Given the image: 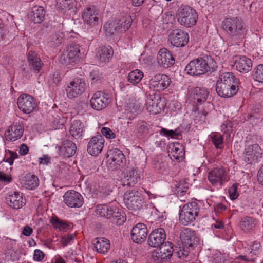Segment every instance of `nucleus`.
Here are the masks:
<instances>
[{
    "label": "nucleus",
    "mask_w": 263,
    "mask_h": 263,
    "mask_svg": "<svg viewBox=\"0 0 263 263\" xmlns=\"http://www.w3.org/2000/svg\"><path fill=\"white\" fill-rule=\"evenodd\" d=\"M217 68L216 63L209 55H204L191 61L185 67L187 73L199 76L207 72L211 73Z\"/></svg>",
    "instance_id": "f257e3e1"
},
{
    "label": "nucleus",
    "mask_w": 263,
    "mask_h": 263,
    "mask_svg": "<svg viewBox=\"0 0 263 263\" xmlns=\"http://www.w3.org/2000/svg\"><path fill=\"white\" fill-rule=\"evenodd\" d=\"M200 208L195 201L184 204L179 213V221L184 226L193 222L198 216Z\"/></svg>",
    "instance_id": "f03ea898"
},
{
    "label": "nucleus",
    "mask_w": 263,
    "mask_h": 263,
    "mask_svg": "<svg viewBox=\"0 0 263 263\" xmlns=\"http://www.w3.org/2000/svg\"><path fill=\"white\" fill-rule=\"evenodd\" d=\"M177 17L180 25L190 27L197 22L198 15L196 10L189 6H182L178 10Z\"/></svg>",
    "instance_id": "7ed1b4c3"
},
{
    "label": "nucleus",
    "mask_w": 263,
    "mask_h": 263,
    "mask_svg": "<svg viewBox=\"0 0 263 263\" xmlns=\"http://www.w3.org/2000/svg\"><path fill=\"white\" fill-rule=\"evenodd\" d=\"M124 201L126 207L133 211L143 208L144 201L141 194L136 190L127 191L124 195Z\"/></svg>",
    "instance_id": "20e7f679"
},
{
    "label": "nucleus",
    "mask_w": 263,
    "mask_h": 263,
    "mask_svg": "<svg viewBox=\"0 0 263 263\" xmlns=\"http://www.w3.org/2000/svg\"><path fill=\"white\" fill-rule=\"evenodd\" d=\"M222 28L232 37L242 36L243 25L241 21L236 18H226L222 23Z\"/></svg>",
    "instance_id": "39448f33"
},
{
    "label": "nucleus",
    "mask_w": 263,
    "mask_h": 263,
    "mask_svg": "<svg viewBox=\"0 0 263 263\" xmlns=\"http://www.w3.org/2000/svg\"><path fill=\"white\" fill-rule=\"evenodd\" d=\"M125 161L123 153L118 149L110 151L108 154L107 166L108 169L115 171L122 167Z\"/></svg>",
    "instance_id": "423d86ee"
},
{
    "label": "nucleus",
    "mask_w": 263,
    "mask_h": 263,
    "mask_svg": "<svg viewBox=\"0 0 263 263\" xmlns=\"http://www.w3.org/2000/svg\"><path fill=\"white\" fill-rule=\"evenodd\" d=\"M140 179L137 168L127 166L122 173L121 181L123 186H133Z\"/></svg>",
    "instance_id": "0eeeda50"
},
{
    "label": "nucleus",
    "mask_w": 263,
    "mask_h": 263,
    "mask_svg": "<svg viewBox=\"0 0 263 263\" xmlns=\"http://www.w3.org/2000/svg\"><path fill=\"white\" fill-rule=\"evenodd\" d=\"M168 41L174 46L182 47L188 43L189 37L185 31L176 29L172 30L168 35Z\"/></svg>",
    "instance_id": "6e6552de"
},
{
    "label": "nucleus",
    "mask_w": 263,
    "mask_h": 263,
    "mask_svg": "<svg viewBox=\"0 0 263 263\" xmlns=\"http://www.w3.org/2000/svg\"><path fill=\"white\" fill-rule=\"evenodd\" d=\"M165 99L159 95H152L148 96L146 102L147 111L152 114L159 113L165 106Z\"/></svg>",
    "instance_id": "1a4fd4ad"
},
{
    "label": "nucleus",
    "mask_w": 263,
    "mask_h": 263,
    "mask_svg": "<svg viewBox=\"0 0 263 263\" xmlns=\"http://www.w3.org/2000/svg\"><path fill=\"white\" fill-rule=\"evenodd\" d=\"M17 104L19 109L27 114L32 112L37 106L35 99L31 96L26 94L20 96Z\"/></svg>",
    "instance_id": "9d476101"
},
{
    "label": "nucleus",
    "mask_w": 263,
    "mask_h": 263,
    "mask_svg": "<svg viewBox=\"0 0 263 263\" xmlns=\"http://www.w3.org/2000/svg\"><path fill=\"white\" fill-rule=\"evenodd\" d=\"M90 102L93 109L101 110L106 108L109 104L110 99L108 94L102 91H97L93 95Z\"/></svg>",
    "instance_id": "9b49d317"
},
{
    "label": "nucleus",
    "mask_w": 263,
    "mask_h": 263,
    "mask_svg": "<svg viewBox=\"0 0 263 263\" xmlns=\"http://www.w3.org/2000/svg\"><path fill=\"white\" fill-rule=\"evenodd\" d=\"M85 89V83L82 79H76L71 81L66 88L67 96L70 99L82 94Z\"/></svg>",
    "instance_id": "f8f14e48"
},
{
    "label": "nucleus",
    "mask_w": 263,
    "mask_h": 263,
    "mask_svg": "<svg viewBox=\"0 0 263 263\" xmlns=\"http://www.w3.org/2000/svg\"><path fill=\"white\" fill-rule=\"evenodd\" d=\"M63 198L65 203L71 208H80L83 203V198L81 195L74 190L67 191Z\"/></svg>",
    "instance_id": "ddd939ff"
},
{
    "label": "nucleus",
    "mask_w": 263,
    "mask_h": 263,
    "mask_svg": "<svg viewBox=\"0 0 263 263\" xmlns=\"http://www.w3.org/2000/svg\"><path fill=\"white\" fill-rule=\"evenodd\" d=\"M261 148L258 144L249 145L245 149L244 160L248 164L255 163L261 157Z\"/></svg>",
    "instance_id": "4468645a"
},
{
    "label": "nucleus",
    "mask_w": 263,
    "mask_h": 263,
    "mask_svg": "<svg viewBox=\"0 0 263 263\" xmlns=\"http://www.w3.org/2000/svg\"><path fill=\"white\" fill-rule=\"evenodd\" d=\"M171 83V80L166 74L157 73L150 80V85L157 90H163L167 88Z\"/></svg>",
    "instance_id": "2eb2a0df"
},
{
    "label": "nucleus",
    "mask_w": 263,
    "mask_h": 263,
    "mask_svg": "<svg viewBox=\"0 0 263 263\" xmlns=\"http://www.w3.org/2000/svg\"><path fill=\"white\" fill-rule=\"evenodd\" d=\"M166 233L163 228H158L153 230L148 238V245L153 247L158 248L165 241Z\"/></svg>",
    "instance_id": "dca6fc26"
},
{
    "label": "nucleus",
    "mask_w": 263,
    "mask_h": 263,
    "mask_svg": "<svg viewBox=\"0 0 263 263\" xmlns=\"http://www.w3.org/2000/svg\"><path fill=\"white\" fill-rule=\"evenodd\" d=\"M180 237L184 248L186 247L187 249L197 245L199 241L195 232L190 228L183 229L180 233Z\"/></svg>",
    "instance_id": "f3484780"
},
{
    "label": "nucleus",
    "mask_w": 263,
    "mask_h": 263,
    "mask_svg": "<svg viewBox=\"0 0 263 263\" xmlns=\"http://www.w3.org/2000/svg\"><path fill=\"white\" fill-rule=\"evenodd\" d=\"M79 52L80 50L78 45H70L67 48V50L61 54V63L65 65L73 63L78 58Z\"/></svg>",
    "instance_id": "a211bd4d"
},
{
    "label": "nucleus",
    "mask_w": 263,
    "mask_h": 263,
    "mask_svg": "<svg viewBox=\"0 0 263 263\" xmlns=\"http://www.w3.org/2000/svg\"><path fill=\"white\" fill-rule=\"evenodd\" d=\"M131 238L133 241L137 243L143 242L147 236V229L146 225L139 223L133 227L131 231Z\"/></svg>",
    "instance_id": "6ab92c4d"
},
{
    "label": "nucleus",
    "mask_w": 263,
    "mask_h": 263,
    "mask_svg": "<svg viewBox=\"0 0 263 263\" xmlns=\"http://www.w3.org/2000/svg\"><path fill=\"white\" fill-rule=\"evenodd\" d=\"M104 140L102 136L92 137L87 145V152L92 156H97L102 151L104 146Z\"/></svg>",
    "instance_id": "aec40b11"
},
{
    "label": "nucleus",
    "mask_w": 263,
    "mask_h": 263,
    "mask_svg": "<svg viewBox=\"0 0 263 263\" xmlns=\"http://www.w3.org/2000/svg\"><path fill=\"white\" fill-rule=\"evenodd\" d=\"M157 58L158 64L164 68L170 67L175 63V59L171 53L165 48L160 50Z\"/></svg>",
    "instance_id": "412c9836"
},
{
    "label": "nucleus",
    "mask_w": 263,
    "mask_h": 263,
    "mask_svg": "<svg viewBox=\"0 0 263 263\" xmlns=\"http://www.w3.org/2000/svg\"><path fill=\"white\" fill-rule=\"evenodd\" d=\"M234 65L236 69L241 73H247L252 69V62L246 56L237 55L235 58Z\"/></svg>",
    "instance_id": "4be33fe9"
},
{
    "label": "nucleus",
    "mask_w": 263,
    "mask_h": 263,
    "mask_svg": "<svg viewBox=\"0 0 263 263\" xmlns=\"http://www.w3.org/2000/svg\"><path fill=\"white\" fill-rule=\"evenodd\" d=\"M23 132V126L18 123H16L10 126L5 132V138L7 141H16L22 137Z\"/></svg>",
    "instance_id": "5701e85b"
},
{
    "label": "nucleus",
    "mask_w": 263,
    "mask_h": 263,
    "mask_svg": "<svg viewBox=\"0 0 263 263\" xmlns=\"http://www.w3.org/2000/svg\"><path fill=\"white\" fill-rule=\"evenodd\" d=\"M226 172L222 168H215L208 174V179L213 185L219 184L221 185L226 179Z\"/></svg>",
    "instance_id": "b1692460"
},
{
    "label": "nucleus",
    "mask_w": 263,
    "mask_h": 263,
    "mask_svg": "<svg viewBox=\"0 0 263 263\" xmlns=\"http://www.w3.org/2000/svg\"><path fill=\"white\" fill-rule=\"evenodd\" d=\"M238 90V86L228 85L216 83V91L217 93L223 98H230L235 95Z\"/></svg>",
    "instance_id": "393cba45"
},
{
    "label": "nucleus",
    "mask_w": 263,
    "mask_h": 263,
    "mask_svg": "<svg viewBox=\"0 0 263 263\" xmlns=\"http://www.w3.org/2000/svg\"><path fill=\"white\" fill-rule=\"evenodd\" d=\"M168 154L172 159H182L185 155L184 147L179 143H171L168 145Z\"/></svg>",
    "instance_id": "a878e982"
},
{
    "label": "nucleus",
    "mask_w": 263,
    "mask_h": 263,
    "mask_svg": "<svg viewBox=\"0 0 263 263\" xmlns=\"http://www.w3.org/2000/svg\"><path fill=\"white\" fill-rule=\"evenodd\" d=\"M114 55V51L110 46H102L98 50L97 57L100 64H105L109 62Z\"/></svg>",
    "instance_id": "bb28decb"
},
{
    "label": "nucleus",
    "mask_w": 263,
    "mask_h": 263,
    "mask_svg": "<svg viewBox=\"0 0 263 263\" xmlns=\"http://www.w3.org/2000/svg\"><path fill=\"white\" fill-rule=\"evenodd\" d=\"M77 146L74 142L69 140H65L61 143L59 153L60 155L69 158L75 154Z\"/></svg>",
    "instance_id": "cd10ccee"
},
{
    "label": "nucleus",
    "mask_w": 263,
    "mask_h": 263,
    "mask_svg": "<svg viewBox=\"0 0 263 263\" xmlns=\"http://www.w3.org/2000/svg\"><path fill=\"white\" fill-rule=\"evenodd\" d=\"M7 204L11 207L18 209L25 204L26 200L22 196V194L15 192L14 194L9 195L6 198Z\"/></svg>",
    "instance_id": "c85d7f7f"
},
{
    "label": "nucleus",
    "mask_w": 263,
    "mask_h": 263,
    "mask_svg": "<svg viewBox=\"0 0 263 263\" xmlns=\"http://www.w3.org/2000/svg\"><path fill=\"white\" fill-rule=\"evenodd\" d=\"M28 62L30 69L36 73L39 72L43 65L40 57L32 51H30L28 54Z\"/></svg>",
    "instance_id": "c756f323"
},
{
    "label": "nucleus",
    "mask_w": 263,
    "mask_h": 263,
    "mask_svg": "<svg viewBox=\"0 0 263 263\" xmlns=\"http://www.w3.org/2000/svg\"><path fill=\"white\" fill-rule=\"evenodd\" d=\"M84 22L88 24L95 25L99 20L98 14L96 12L95 7H88L84 10L82 15Z\"/></svg>",
    "instance_id": "7c9ffc66"
},
{
    "label": "nucleus",
    "mask_w": 263,
    "mask_h": 263,
    "mask_svg": "<svg viewBox=\"0 0 263 263\" xmlns=\"http://www.w3.org/2000/svg\"><path fill=\"white\" fill-rule=\"evenodd\" d=\"M45 12L44 9L41 6H34L29 14V17L34 23H41L45 17Z\"/></svg>",
    "instance_id": "2f4dec72"
},
{
    "label": "nucleus",
    "mask_w": 263,
    "mask_h": 263,
    "mask_svg": "<svg viewBox=\"0 0 263 263\" xmlns=\"http://www.w3.org/2000/svg\"><path fill=\"white\" fill-rule=\"evenodd\" d=\"M23 186L29 190L35 189L39 184V180L35 175L30 173L26 174L23 180Z\"/></svg>",
    "instance_id": "473e14b6"
},
{
    "label": "nucleus",
    "mask_w": 263,
    "mask_h": 263,
    "mask_svg": "<svg viewBox=\"0 0 263 263\" xmlns=\"http://www.w3.org/2000/svg\"><path fill=\"white\" fill-rule=\"evenodd\" d=\"M83 132V125L80 120H75L70 127L69 132L70 135L76 139L80 138L82 135Z\"/></svg>",
    "instance_id": "72a5a7b5"
},
{
    "label": "nucleus",
    "mask_w": 263,
    "mask_h": 263,
    "mask_svg": "<svg viewBox=\"0 0 263 263\" xmlns=\"http://www.w3.org/2000/svg\"><path fill=\"white\" fill-rule=\"evenodd\" d=\"M94 248L96 251L100 253H104L110 248L109 241L104 238H97L94 243Z\"/></svg>",
    "instance_id": "f704fd0d"
},
{
    "label": "nucleus",
    "mask_w": 263,
    "mask_h": 263,
    "mask_svg": "<svg viewBox=\"0 0 263 263\" xmlns=\"http://www.w3.org/2000/svg\"><path fill=\"white\" fill-rule=\"evenodd\" d=\"M63 38V33L61 31H57L49 36L47 45L52 48L59 46L62 44Z\"/></svg>",
    "instance_id": "c9c22d12"
},
{
    "label": "nucleus",
    "mask_w": 263,
    "mask_h": 263,
    "mask_svg": "<svg viewBox=\"0 0 263 263\" xmlns=\"http://www.w3.org/2000/svg\"><path fill=\"white\" fill-rule=\"evenodd\" d=\"M256 226L255 219L249 216L242 218L240 221V228L245 232L252 230Z\"/></svg>",
    "instance_id": "e433bc0d"
},
{
    "label": "nucleus",
    "mask_w": 263,
    "mask_h": 263,
    "mask_svg": "<svg viewBox=\"0 0 263 263\" xmlns=\"http://www.w3.org/2000/svg\"><path fill=\"white\" fill-rule=\"evenodd\" d=\"M108 218L111 219V221L117 225L120 226L124 223L126 220L124 213H121L117 208H112V211L111 212Z\"/></svg>",
    "instance_id": "4c0bfd02"
},
{
    "label": "nucleus",
    "mask_w": 263,
    "mask_h": 263,
    "mask_svg": "<svg viewBox=\"0 0 263 263\" xmlns=\"http://www.w3.org/2000/svg\"><path fill=\"white\" fill-rule=\"evenodd\" d=\"M104 29L106 34L109 36L119 32H122L116 20L106 23L104 26Z\"/></svg>",
    "instance_id": "58836bf2"
},
{
    "label": "nucleus",
    "mask_w": 263,
    "mask_h": 263,
    "mask_svg": "<svg viewBox=\"0 0 263 263\" xmlns=\"http://www.w3.org/2000/svg\"><path fill=\"white\" fill-rule=\"evenodd\" d=\"M192 93L194 99L200 103L205 102L209 95L205 88L199 87H195L193 89Z\"/></svg>",
    "instance_id": "ea45409f"
},
{
    "label": "nucleus",
    "mask_w": 263,
    "mask_h": 263,
    "mask_svg": "<svg viewBox=\"0 0 263 263\" xmlns=\"http://www.w3.org/2000/svg\"><path fill=\"white\" fill-rule=\"evenodd\" d=\"M235 77L232 73L225 72L222 73L216 83L228 85H235Z\"/></svg>",
    "instance_id": "a19ab883"
},
{
    "label": "nucleus",
    "mask_w": 263,
    "mask_h": 263,
    "mask_svg": "<svg viewBox=\"0 0 263 263\" xmlns=\"http://www.w3.org/2000/svg\"><path fill=\"white\" fill-rule=\"evenodd\" d=\"M116 21L121 32H125L132 24V18L129 16H123Z\"/></svg>",
    "instance_id": "79ce46f5"
},
{
    "label": "nucleus",
    "mask_w": 263,
    "mask_h": 263,
    "mask_svg": "<svg viewBox=\"0 0 263 263\" xmlns=\"http://www.w3.org/2000/svg\"><path fill=\"white\" fill-rule=\"evenodd\" d=\"M142 108L143 105L138 100L133 99L128 103L127 110L130 112L136 114L140 112Z\"/></svg>",
    "instance_id": "37998d69"
},
{
    "label": "nucleus",
    "mask_w": 263,
    "mask_h": 263,
    "mask_svg": "<svg viewBox=\"0 0 263 263\" xmlns=\"http://www.w3.org/2000/svg\"><path fill=\"white\" fill-rule=\"evenodd\" d=\"M143 77V72L139 69H136L128 74L127 79L131 83L135 84L139 83Z\"/></svg>",
    "instance_id": "c03bdc74"
},
{
    "label": "nucleus",
    "mask_w": 263,
    "mask_h": 263,
    "mask_svg": "<svg viewBox=\"0 0 263 263\" xmlns=\"http://www.w3.org/2000/svg\"><path fill=\"white\" fill-rule=\"evenodd\" d=\"M176 192L178 196L180 197L181 201H185L181 196H183L185 193L187 192L189 189V183L184 181H180L177 183L176 185Z\"/></svg>",
    "instance_id": "a18cd8bd"
},
{
    "label": "nucleus",
    "mask_w": 263,
    "mask_h": 263,
    "mask_svg": "<svg viewBox=\"0 0 263 263\" xmlns=\"http://www.w3.org/2000/svg\"><path fill=\"white\" fill-rule=\"evenodd\" d=\"M112 208L106 204L99 205L97 207L96 212L100 216L108 218L111 215L110 213L112 211Z\"/></svg>",
    "instance_id": "49530a36"
},
{
    "label": "nucleus",
    "mask_w": 263,
    "mask_h": 263,
    "mask_svg": "<svg viewBox=\"0 0 263 263\" xmlns=\"http://www.w3.org/2000/svg\"><path fill=\"white\" fill-rule=\"evenodd\" d=\"M50 221L55 228L59 229L60 231H66L70 227L68 223L61 221L57 218H51Z\"/></svg>",
    "instance_id": "de8ad7c7"
},
{
    "label": "nucleus",
    "mask_w": 263,
    "mask_h": 263,
    "mask_svg": "<svg viewBox=\"0 0 263 263\" xmlns=\"http://www.w3.org/2000/svg\"><path fill=\"white\" fill-rule=\"evenodd\" d=\"M148 127L147 123L143 121H140L137 125V131L139 136L145 137L148 133Z\"/></svg>",
    "instance_id": "09e8293b"
},
{
    "label": "nucleus",
    "mask_w": 263,
    "mask_h": 263,
    "mask_svg": "<svg viewBox=\"0 0 263 263\" xmlns=\"http://www.w3.org/2000/svg\"><path fill=\"white\" fill-rule=\"evenodd\" d=\"M153 165L155 169L160 173L165 172L167 166V163L163 161L161 159L154 160Z\"/></svg>",
    "instance_id": "8fccbe9b"
},
{
    "label": "nucleus",
    "mask_w": 263,
    "mask_h": 263,
    "mask_svg": "<svg viewBox=\"0 0 263 263\" xmlns=\"http://www.w3.org/2000/svg\"><path fill=\"white\" fill-rule=\"evenodd\" d=\"M254 74H253L255 80L263 83V65H258L254 68Z\"/></svg>",
    "instance_id": "3c124183"
},
{
    "label": "nucleus",
    "mask_w": 263,
    "mask_h": 263,
    "mask_svg": "<svg viewBox=\"0 0 263 263\" xmlns=\"http://www.w3.org/2000/svg\"><path fill=\"white\" fill-rule=\"evenodd\" d=\"M160 134L164 136L170 137L171 138H178L180 136V133L178 132L177 129L175 130H168L166 128H162L160 132Z\"/></svg>",
    "instance_id": "603ef678"
},
{
    "label": "nucleus",
    "mask_w": 263,
    "mask_h": 263,
    "mask_svg": "<svg viewBox=\"0 0 263 263\" xmlns=\"http://www.w3.org/2000/svg\"><path fill=\"white\" fill-rule=\"evenodd\" d=\"M211 138L215 147L217 148H220V145L223 143V138L222 136L219 134H213L211 136Z\"/></svg>",
    "instance_id": "864d4df0"
},
{
    "label": "nucleus",
    "mask_w": 263,
    "mask_h": 263,
    "mask_svg": "<svg viewBox=\"0 0 263 263\" xmlns=\"http://www.w3.org/2000/svg\"><path fill=\"white\" fill-rule=\"evenodd\" d=\"M159 248L161 251L168 253V255L172 254L173 252V245L169 241L164 242Z\"/></svg>",
    "instance_id": "5fc2aeb1"
},
{
    "label": "nucleus",
    "mask_w": 263,
    "mask_h": 263,
    "mask_svg": "<svg viewBox=\"0 0 263 263\" xmlns=\"http://www.w3.org/2000/svg\"><path fill=\"white\" fill-rule=\"evenodd\" d=\"M71 0H57L56 6L61 10H64L68 8Z\"/></svg>",
    "instance_id": "6e6d98bb"
},
{
    "label": "nucleus",
    "mask_w": 263,
    "mask_h": 263,
    "mask_svg": "<svg viewBox=\"0 0 263 263\" xmlns=\"http://www.w3.org/2000/svg\"><path fill=\"white\" fill-rule=\"evenodd\" d=\"M90 78L91 80L92 83L98 82L102 78V74L97 70H93L90 73Z\"/></svg>",
    "instance_id": "4d7b16f0"
},
{
    "label": "nucleus",
    "mask_w": 263,
    "mask_h": 263,
    "mask_svg": "<svg viewBox=\"0 0 263 263\" xmlns=\"http://www.w3.org/2000/svg\"><path fill=\"white\" fill-rule=\"evenodd\" d=\"M101 132L103 135L108 139H113L115 137V134L108 127H102Z\"/></svg>",
    "instance_id": "13d9d810"
},
{
    "label": "nucleus",
    "mask_w": 263,
    "mask_h": 263,
    "mask_svg": "<svg viewBox=\"0 0 263 263\" xmlns=\"http://www.w3.org/2000/svg\"><path fill=\"white\" fill-rule=\"evenodd\" d=\"M161 254V252L159 248H157V249L153 251L152 253V257L155 261H157L158 262H162Z\"/></svg>",
    "instance_id": "bf43d9fd"
},
{
    "label": "nucleus",
    "mask_w": 263,
    "mask_h": 263,
    "mask_svg": "<svg viewBox=\"0 0 263 263\" xmlns=\"http://www.w3.org/2000/svg\"><path fill=\"white\" fill-rule=\"evenodd\" d=\"M8 33L7 29L5 27L3 20H0V41L4 39L5 35Z\"/></svg>",
    "instance_id": "052dcab7"
},
{
    "label": "nucleus",
    "mask_w": 263,
    "mask_h": 263,
    "mask_svg": "<svg viewBox=\"0 0 263 263\" xmlns=\"http://www.w3.org/2000/svg\"><path fill=\"white\" fill-rule=\"evenodd\" d=\"M237 187L235 184H233L232 186L229 189V193L230 198L232 199H235L237 198L238 195L237 193Z\"/></svg>",
    "instance_id": "680f3d73"
},
{
    "label": "nucleus",
    "mask_w": 263,
    "mask_h": 263,
    "mask_svg": "<svg viewBox=\"0 0 263 263\" xmlns=\"http://www.w3.org/2000/svg\"><path fill=\"white\" fill-rule=\"evenodd\" d=\"M73 235H68L63 236L61 239V243L63 246H66L73 239Z\"/></svg>",
    "instance_id": "e2e57ef3"
},
{
    "label": "nucleus",
    "mask_w": 263,
    "mask_h": 263,
    "mask_svg": "<svg viewBox=\"0 0 263 263\" xmlns=\"http://www.w3.org/2000/svg\"><path fill=\"white\" fill-rule=\"evenodd\" d=\"M44 258L43 253L40 250H35L34 251L33 258L36 261H41Z\"/></svg>",
    "instance_id": "0e129e2a"
},
{
    "label": "nucleus",
    "mask_w": 263,
    "mask_h": 263,
    "mask_svg": "<svg viewBox=\"0 0 263 263\" xmlns=\"http://www.w3.org/2000/svg\"><path fill=\"white\" fill-rule=\"evenodd\" d=\"M29 151L28 147L25 144H22L20 147L19 153L20 155H26Z\"/></svg>",
    "instance_id": "69168bd1"
},
{
    "label": "nucleus",
    "mask_w": 263,
    "mask_h": 263,
    "mask_svg": "<svg viewBox=\"0 0 263 263\" xmlns=\"http://www.w3.org/2000/svg\"><path fill=\"white\" fill-rule=\"evenodd\" d=\"M32 229L30 227L26 226L23 228L22 234L25 236H29L32 233Z\"/></svg>",
    "instance_id": "338daca9"
},
{
    "label": "nucleus",
    "mask_w": 263,
    "mask_h": 263,
    "mask_svg": "<svg viewBox=\"0 0 263 263\" xmlns=\"http://www.w3.org/2000/svg\"><path fill=\"white\" fill-rule=\"evenodd\" d=\"M257 180L263 185V165L260 168L258 172Z\"/></svg>",
    "instance_id": "774afa93"
}]
</instances>
